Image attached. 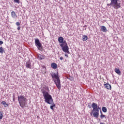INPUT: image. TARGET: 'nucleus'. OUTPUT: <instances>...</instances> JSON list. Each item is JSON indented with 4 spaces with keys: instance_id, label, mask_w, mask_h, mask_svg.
Listing matches in <instances>:
<instances>
[{
    "instance_id": "nucleus-19",
    "label": "nucleus",
    "mask_w": 124,
    "mask_h": 124,
    "mask_svg": "<svg viewBox=\"0 0 124 124\" xmlns=\"http://www.w3.org/2000/svg\"><path fill=\"white\" fill-rule=\"evenodd\" d=\"M82 38H83L82 40L83 41H86V40H88V36L86 35H83L82 37Z\"/></svg>"
},
{
    "instance_id": "nucleus-28",
    "label": "nucleus",
    "mask_w": 124,
    "mask_h": 124,
    "mask_svg": "<svg viewBox=\"0 0 124 124\" xmlns=\"http://www.w3.org/2000/svg\"><path fill=\"white\" fill-rule=\"evenodd\" d=\"M65 57H66L67 58H68V55L67 54V53L65 54Z\"/></svg>"
},
{
    "instance_id": "nucleus-2",
    "label": "nucleus",
    "mask_w": 124,
    "mask_h": 124,
    "mask_svg": "<svg viewBox=\"0 0 124 124\" xmlns=\"http://www.w3.org/2000/svg\"><path fill=\"white\" fill-rule=\"evenodd\" d=\"M52 79L58 90H61L62 88V84H61V79H60V77H59V74L54 73L51 75Z\"/></svg>"
},
{
    "instance_id": "nucleus-6",
    "label": "nucleus",
    "mask_w": 124,
    "mask_h": 124,
    "mask_svg": "<svg viewBox=\"0 0 124 124\" xmlns=\"http://www.w3.org/2000/svg\"><path fill=\"white\" fill-rule=\"evenodd\" d=\"M35 45L37 47L38 50L39 51H42L43 49V46H42V44L40 43L39 39H35Z\"/></svg>"
},
{
    "instance_id": "nucleus-24",
    "label": "nucleus",
    "mask_w": 124,
    "mask_h": 124,
    "mask_svg": "<svg viewBox=\"0 0 124 124\" xmlns=\"http://www.w3.org/2000/svg\"><path fill=\"white\" fill-rule=\"evenodd\" d=\"M108 6H110V5H113V4H112V1H111V3L109 4H107Z\"/></svg>"
},
{
    "instance_id": "nucleus-31",
    "label": "nucleus",
    "mask_w": 124,
    "mask_h": 124,
    "mask_svg": "<svg viewBox=\"0 0 124 124\" xmlns=\"http://www.w3.org/2000/svg\"><path fill=\"white\" fill-rule=\"evenodd\" d=\"M100 124H103V123H100Z\"/></svg>"
},
{
    "instance_id": "nucleus-25",
    "label": "nucleus",
    "mask_w": 124,
    "mask_h": 124,
    "mask_svg": "<svg viewBox=\"0 0 124 124\" xmlns=\"http://www.w3.org/2000/svg\"><path fill=\"white\" fill-rule=\"evenodd\" d=\"M16 26H20V23L19 22H17L16 23Z\"/></svg>"
},
{
    "instance_id": "nucleus-30",
    "label": "nucleus",
    "mask_w": 124,
    "mask_h": 124,
    "mask_svg": "<svg viewBox=\"0 0 124 124\" xmlns=\"http://www.w3.org/2000/svg\"><path fill=\"white\" fill-rule=\"evenodd\" d=\"M60 60L61 61H62V60H63V57H60Z\"/></svg>"
},
{
    "instance_id": "nucleus-14",
    "label": "nucleus",
    "mask_w": 124,
    "mask_h": 124,
    "mask_svg": "<svg viewBox=\"0 0 124 124\" xmlns=\"http://www.w3.org/2000/svg\"><path fill=\"white\" fill-rule=\"evenodd\" d=\"M101 31L103 32H106V31H107V29L106 27H105V26H101Z\"/></svg>"
},
{
    "instance_id": "nucleus-18",
    "label": "nucleus",
    "mask_w": 124,
    "mask_h": 124,
    "mask_svg": "<svg viewBox=\"0 0 124 124\" xmlns=\"http://www.w3.org/2000/svg\"><path fill=\"white\" fill-rule=\"evenodd\" d=\"M1 103L4 107H8V104L6 103V101H2Z\"/></svg>"
},
{
    "instance_id": "nucleus-1",
    "label": "nucleus",
    "mask_w": 124,
    "mask_h": 124,
    "mask_svg": "<svg viewBox=\"0 0 124 124\" xmlns=\"http://www.w3.org/2000/svg\"><path fill=\"white\" fill-rule=\"evenodd\" d=\"M92 107L93 108V109L90 113L91 115L93 116V115L94 118H98V116H99V110H100V108L98 106L97 104L95 103H93Z\"/></svg>"
},
{
    "instance_id": "nucleus-8",
    "label": "nucleus",
    "mask_w": 124,
    "mask_h": 124,
    "mask_svg": "<svg viewBox=\"0 0 124 124\" xmlns=\"http://www.w3.org/2000/svg\"><path fill=\"white\" fill-rule=\"evenodd\" d=\"M26 66L27 68H29V69H31L32 67L31 66V63L30 62H28L26 63Z\"/></svg>"
},
{
    "instance_id": "nucleus-12",
    "label": "nucleus",
    "mask_w": 124,
    "mask_h": 124,
    "mask_svg": "<svg viewBox=\"0 0 124 124\" xmlns=\"http://www.w3.org/2000/svg\"><path fill=\"white\" fill-rule=\"evenodd\" d=\"M11 16L13 19H16L17 18V15H16V13H15V12L12 11L11 12Z\"/></svg>"
},
{
    "instance_id": "nucleus-26",
    "label": "nucleus",
    "mask_w": 124,
    "mask_h": 124,
    "mask_svg": "<svg viewBox=\"0 0 124 124\" xmlns=\"http://www.w3.org/2000/svg\"><path fill=\"white\" fill-rule=\"evenodd\" d=\"M3 44V42L0 41V45H2Z\"/></svg>"
},
{
    "instance_id": "nucleus-29",
    "label": "nucleus",
    "mask_w": 124,
    "mask_h": 124,
    "mask_svg": "<svg viewBox=\"0 0 124 124\" xmlns=\"http://www.w3.org/2000/svg\"><path fill=\"white\" fill-rule=\"evenodd\" d=\"M13 101H15V96H13Z\"/></svg>"
},
{
    "instance_id": "nucleus-21",
    "label": "nucleus",
    "mask_w": 124,
    "mask_h": 124,
    "mask_svg": "<svg viewBox=\"0 0 124 124\" xmlns=\"http://www.w3.org/2000/svg\"><path fill=\"white\" fill-rule=\"evenodd\" d=\"M3 52H4V49H3V48H2V47H0V53L2 54L3 53Z\"/></svg>"
},
{
    "instance_id": "nucleus-15",
    "label": "nucleus",
    "mask_w": 124,
    "mask_h": 124,
    "mask_svg": "<svg viewBox=\"0 0 124 124\" xmlns=\"http://www.w3.org/2000/svg\"><path fill=\"white\" fill-rule=\"evenodd\" d=\"M114 71L118 75H121V71L120 70V69H119L118 68H115Z\"/></svg>"
},
{
    "instance_id": "nucleus-10",
    "label": "nucleus",
    "mask_w": 124,
    "mask_h": 124,
    "mask_svg": "<svg viewBox=\"0 0 124 124\" xmlns=\"http://www.w3.org/2000/svg\"><path fill=\"white\" fill-rule=\"evenodd\" d=\"M106 89H107V90H109L111 91L112 87H111V85L109 84V83H106L104 85Z\"/></svg>"
},
{
    "instance_id": "nucleus-17",
    "label": "nucleus",
    "mask_w": 124,
    "mask_h": 124,
    "mask_svg": "<svg viewBox=\"0 0 124 124\" xmlns=\"http://www.w3.org/2000/svg\"><path fill=\"white\" fill-rule=\"evenodd\" d=\"M48 104L51 105V106H50V109H51V110H54V107L56 106V105H55V103H54V102H52V104Z\"/></svg>"
},
{
    "instance_id": "nucleus-4",
    "label": "nucleus",
    "mask_w": 124,
    "mask_h": 124,
    "mask_svg": "<svg viewBox=\"0 0 124 124\" xmlns=\"http://www.w3.org/2000/svg\"><path fill=\"white\" fill-rule=\"evenodd\" d=\"M43 94L46 103H47V104H52V103H53V97H52V95H50L48 92L43 91Z\"/></svg>"
},
{
    "instance_id": "nucleus-7",
    "label": "nucleus",
    "mask_w": 124,
    "mask_h": 124,
    "mask_svg": "<svg viewBox=\"0 0 124 124\" xmlns=\"http://www.w3.org/2000/svg\"><path fill=\"white\" fill-rule=\"evenodd\" d=\"M111 4H112V6L115 8V9H118V8H121V3H119V0H111Z\"/></svg>"
},
{
    "instance_id": "nucleus-13",
    "label": "nucleus",
    "mask_w": 124,
    "mask_h": 124,
    "mask_svg": "<svg viewBox=\"0 0 124 124\" xmlns=\"http://www.w3.org/2000/svg\"><path fill=\"white\" fill-rule=\"evenodd\" d=\"M58 41L60 43H61V44H63V43H64V42L63 41V38L62 37H59Z\"/></svg>"
},
{
    "instance_id": "nucleus-3",
    "label": "nucleus",
    "mask_w": 124,
    "mask_h": 124,
    "mask_svg": "<svg viewBox=\"0 0 124 124\" xmlns=\"http://www.w3.org/2000/svg\"><path fill=\"white\" fill-rule=\"evenodd\" d=\"M18 100L19 104V106L21 107V108H25L26 107H28V99L27 98L24 96H18Z\"/></svg>"
},
{
    "instance_id": "nucleus-16",
    "label": "nucleus",
    "mask_w": 124,
    "mask_h": 124,
    "mask_svg": "<svg viewBox=\"0 0 124 124\" xmlns=\"http://www.w3.org/2000/svg\"><path fill=\"white\" fill-rule=\"evenodd\" d=\"M100 114H101V115H100V118H101V119L102 120V119H106V115H104L103 113H102V112H100Z\"/></svg>"
},
{
    "instance_id": "nucleus-23",
    "label": "nucleus",
    "mask_w": 124,
    "mask_h": 124,
    "mask_svg": "<svg viewBox=\"0 0 124 124\" xmlns=\"http://www.w3.org/2000/svg\"><path fill=\"white\" fill-rule=\"evenodd\" d=\"M14 1L16 3H20V0H14Z\"/></svg>"
},
{
    "instance_id": "nucleus-22",
    "label": "nucleus",
    "mask_w": 124,
    "mask_h": 124,
    "mask_svg": "<svg viewBox=\"0 0 124 124\" xmlns=\"http://www.w3.org/2000/svg\"><path fill=\"white\" fill-rule=\"evenodd\" d=\"M3 116V114H2V111H0V120L2 119V117Z\"/></svg>"
},
{
    "instance_id": "nucleus-11",
    "label": "nucleus",
    "mask_w": 124,
    "mask_h": 124,
    "mask_svg": "<svg viewBox=\"0 0 124 124\" xmlns=\"http://www.w3.org/2000/svg\"><path fill=\"white\" fill-rule=\"evenodd\" d=\"M51 66L53 69H57V68H58V65H57L56 63H52Z\"/></svg>"
},
{
    "instance_id": "nucleus-27",
    "label": "nucleus",
    "mask_w": 124,
    "mask_h": 124,
    "mask_svg": "<svg viewBox=\"0 0 124 124\" xmlns=\"http://www.w3.org/2000/svg\"><path fill=\"white\" fill-rule=\"evenodd\" d=\"M17 30H18V31H20V30H21V27H20V26L18 27Z\"/></svg>"
},
{
    "instance_id": "nucleus-20",
    "label": "nucleus",
    "mask_w": 124,
    "mask_h": 124,
    "mask_svg": "<svg viewBox=\"0 0 124 124\" xmlns=\"http://www.w3.org/2000/svg\"><path fill=\"white\" fill-rule=\"evenodd\" d=\"M102 111L104 112V113H106V112H107V108H106L105 107H103Z\"/></svg>"
},
{
    "instance_id": "nucleus-9",
    "label": "nucleus",
    "mask_w": 124,
    "mask_h": 124,
    "mask_svg": "<svg viewBox=\"0 0 124 124\" xmlns=\"http://www.w3.org/2000/svg\"><path fill=\"white\" fill-rule=\"evenodd\" d=\"M37 59L38 60H44V59H45V55H41V54H38Z\"/></svg>"
},
{
    "instance_id": "nucleus-5",
    "label": "nucleus",
    "mask_w": 124,
    "mask_h": 124,
    "mask_svg": "<svg viewBox=\"0 0 124 124\" xmlns=\"http://www.w3.org/2000/svg\"><path fill=\"white\" fill-rule=\"evenodd\" d=\"M60 46L62 47V50L63 52L67 53V54H69V48H68V46H67V43L65 41H64L63 44H61Z\"/></svg>"
}]
</instances>
